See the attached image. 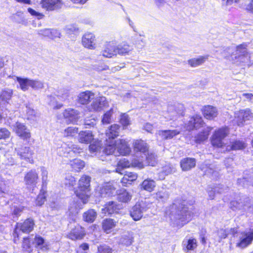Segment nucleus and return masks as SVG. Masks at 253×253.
<instances>
[{
	"label": "nucleus",
	"mask_w": 253,
	"mask_h": 253,
	"mask_svg": "<svg viewBox=\"0 0 253 253\" xmlns=\"http://www.w3.org/2000/svg\"><path fill=\"white\" fill-rule=\"evenodd\" d=\"M91 180L90 176L82 175L78 180L77 187L74 189L75 195L83 204H86L90 197Z\"/></svg>",
	"instance_id": "obj_1"
},
{
	"label": "nucleus",
	"mask_w": 253,
	"mask_h": 253,
	"mask_svg": "<svg viewBox=\"0 0 253 253\" xmlns=\"http://www.w3.org/2000/svg\"><path fill=\"white\" fill-rule=\"evenodd\" d=\"M228 127H219L214 130L212 134L210 142L214 148H226L227 143L225 142V138L229 135Z\"/></svg>",
	"instance_id": "obj_2"
},
{
	"label": "nucleus",
	"mask_w": 253,
	"mask_h": 253,
	"mask_svg": "<svg viewBox=\"0 0 253 253\" xmlns=\"http://www.w3.org/2000/svg\"><path fill=\"white\" fill-rule=\"evenodd\" d=\"M28 144L29 145L23 144L15 148V152L21 160H24L30 164H33L35 155L34 147L31 145V142Z\"/></svg>",
	"instance_id": "obj_3"
},
{
	"label": "nucleus",
	"mask_w": 253,
	"mask_h": 253,
	"mask_svg": "<svg viewBox=\"0 0 253 253\" xmlns=\"http://www.w3.org/2000/svg\"><path fill=\"white\" fill-rule=\"evenodd\" d=\"M35 226V221L32 218H27L21 222L16 223L14 230V233L16 235L14 238L16 237L17 240H19V236L17 233V230L23 233L29 234L34 230ZM15 240V239H14ZM14 242H15V241Z\"/></svg>",
	"instance_id": "obj_4"
},
{
	"label": "nucleus",
	"mask_w": 253,
	"mask_h": 253,
	"mask_svg": "<svg viewBox=\"0 0 253 253\" xmlns=\"http://www.w3.org/2000/svg\"><path fill=\"white\" fill-rule=\"evenodd\" d=\"M253 118V114L249 109H242L236 111L234 113V119L233 120L234 125L238 126L246 125V122Z\"/></svg>",
	"instance_id": "obj_5"
},
{
	"label": "nucleus",
	"mask_w": 253,
	"mask_h": 253,
	"mask_svg": "<svg viewBox=\"0 0 253 253\" xmlns=\"http://www.w3.org/2000/svg\"><path fill=\"white\" fill-rule=\"evenodd\" d=\"M39 172L35 169H32L25 174L24 181L28 188L34 190L39 182Z\"/></svg>",
	"instance_id": "obj_6"
},
{
	"label": "nucleus",
	"mask_w": 253,
	"mask_h": 253,
	"mask_svg": "<svg viewBox=\"0 0 253 253\" xmlns=\"http://www.w3.org/2000/svg\"><path fill=\"white\" fill-rule=\"evenodd\" d=\"M253 242V231H242L239 233V237L236 243V247L244 249L249 246Z\"/></svg>",
	"instance_id": "obj_7"
},
{
	"label": "nucleus",
	"mask_w": 253,
	"mask_h": 253,
	"mask_svg": "<svg viewBox=\"0 0 253 253\" xmlns=\"http://www.w3.org/2000/svg\"><path fill=\"white\" fill-rule=\"evenodd\" d=\"M40 4L42 8L47 11H58L63 7V0H41Z\"/></svg>",
	"instance_id": "obj_8"
},
{
	"label": "nucleus",
	"mask_w": 253,
	"mask_h": 253,
	"mask_svg": "<svg viewBox=\"0 0 253 253\" xmlns=\"http://www.w3.org/2000/svg\"><path fill=\"white\" fill-rule=\"evenodd\" d=\"M86 235L84 228L81 224L77 223L67 234L66 237L72 241L83 240Z\"/></svg>",
	"instance_id": "obj_9"
},
{
	"label": "nucleus",
	"mask_w": 253,
	"mask_h": 253,
	"mask_svg": "<svg viewBox=\"0 0 253 253\" xmlns=\"http://www.w3.org/2000/svg\"><path fill=\"white\" fill-rule=\"evenodd\" d=\"M148 209L146 203H137L133 206L129 212L130 216L134 221H138L143 216V211Z\"/></svg>",
	"instance_id": "obj_10"
},
{
	"label": "nucleus",
	"mask_w": 253,
	"mask_h": 253,
	"mask_svg": "<svg viewBox=\"0 0 253 253\" xmlns=\"http://www.w3.org/2000/svg\"><path fill=\"white\" fill-rule=\"evenodd\" d=\"M178 216L176 220L182 225L187 224L191 220L193 213L189 210L188 208L185 205H182L181 210L177 212Z\"/></svg>",
	"instance_id": "obj_11"
},
{
	"label": "nucleus",
	"mask_w": 253,
	"mask_h": 253,
	"mask_svg": "<svg viewBox=\"0 0 253 253\" xmlns=\"http://www.w3.org/2000/svg\"><path fill=\"white\" fill-rule=\"evenodd\" d=\"M109 106V103L104 96H99L95 98L91 103L90 108V111L100 112Z\"/></svg>",
	"instance_id": "obj_12"
},
{
	"label": "nucleus",
	"mask_w": 253,
	"mask_h": 253,
	"mask_svg": "<svg viewBox=\"0 0 253 253\" xmlns=\"http://www.w3.org/2000/svg\"><path fill=\"white\" fill-rule=\"evenodd\" d=\"M63 116L67 124H74L79 118V112L74 109L68 108L63 112Z\"/></svg>",
	"instance_id": "obj_13"
},
{
	"label": "nucleus",
	"mask_w": 253,
	"mask_h": 253,
	"mask_svg": "<svg viewBox=\"0 0 253 253\" xmlns=\"http://www.w3.org/2000/svg\"><path fill=\"white\" fill-rule=\"evenodd\" d=\"M117 149L118 153L122 156L129 155L131 152V148L125 139H120L117 141Z\"/></svg>",
	"instance_id": "obj_14"
},
{
	"label": "nucleus",
	"mask_w": 253,
	"mask_h": 253,
	"mask_svg": "<svg viewBox=\"0 0 253 253\" xmlns=\"http://www.w3.org/2000/svg\"><path fill=\"white\" fill-rule=\"evenodd\" d=\"M117 222L114 219L106 218L101 222V227L104 233L110 234L113 232L117 226Z\"/></svg>",
	"instance_id": "obj_15"
},
{
	"label": "nucleus",
	"mask_w": 253,
	"mask_h": 253,
	"mask_svg": "<svg viewBox=\"0 0 253 253\" xmlns=\"http://www.w3.org/2000/svg\"><path fill=\"white\" fill-rule=\"evenodd\" d=\"M132 147L133 150L136 152L145 154L149 151V145L145 141L141 139L134 140Z\"/></svg>",
	"instance_id": "obj_16"
},
{
	"label": "nucleus",
	"mask_w": 253,
	"mask_h": 253,
	"mask_svg": "<svg viewBox=\"0 0 253 253\" xmlns=\"http://www.w3.org/2000/svg\"><path fill=\"white\" fill-rule=\"evenodd\" d=\"M139 167L140 168H143V166L141 163H131L128 160L124 158L120 159L117 163L116 171H119L124 169L129 168L130 167Z\"/></svg>",
	"instance_id": "obj_17"
},
{
	"label": "nucleus",
	"mask_w": 253,
	"mask_h": 253,
	"mask_svg": "<svg viewBox=\"0 0 253 253\" xmlns=\"http://www.w3.org/2000/svg\"><path fill=\"white\" fill-rule=\"evenodd\" d=\"M196 159L194 158H185L180 162V167L183 171H188L196 166Z\"/></svg>",
	"instance_id": "obj_18"
},
{
	"label": "nucleus",
	"mask_w": 253,
	"mask_h": 253,
	"mask_svg": "<svg viewBox=\"0 0 253 253\" xmlns=\"http://www.w3.org/2000/svg\"><path fill=\"white\" fill-rule=\"evenodd\" d=\"M94 94L91 91L87 90L81 92L78 96V101L79 103L85 105L88 104L93 99Z\"/></svg>",
	"instance_id": "obj_19"
},
{
	"label": "nucleus",
	"mask_w": 253,
	"mask_h": 253,
	"mask_svg": "<svg viewBox=\"0 0 253 253\" xmlns=\"http://www.w3.org/2000/svg\"><path fill=\"white\" fill-rule=\"evenodd\" d=\"M15 131L17 136L23 140H27L28 143L34 142V139L30 141L31 133L26 127H16Z\"/></svg>",
	"instance_id": "obj_20"
},
{
	"label": "nucleus",
	"mask_w": 253,
	"mask_h": 253,
	"mask_svg": "<svg viewBox=\"0 0 253 253\" xmlns=\"http://www.w3.org/2000/svg\"><path fill=\"white\" fill-rule=\"evenodd\" d=\"M117 149V141L113 139H106L103 152L106 155L113 154Z\"/></svg>",
	"instance_id": "obj_21"
},
{
	"label": "nucleus",
	"mask_w": 253,
	"mask_h": 253,
	"mask_svg": "<svg viewBox=\"0 0 253 253\" xmlns=\"http://www.w3.org/2000/svg\"><path fill=\"white\" fill-rule=\"evenodd\" d=\"M33 244L34 242L30 236L23 237L21 244L22 252L26 253H32L33 251Z\"/></svg>",
	"instance_id": "obj_22"
},
{
	"label": "nucleus",
	"mask_w": 253,
	"mask_h": 253,
	"mask_svg": "<svg viewBox=\"0 0 253 253\" xmlns=\"http://www.w3.org/2000/svg\"><path fill=\"white\" fill-rule=\"evenodd\" d=\"M202 112L204 117L209 120L214 118L218 115L217 109L211 105L204 106L202 109Z\"/></svg>",
	"instance_id": "obj_23"
},
{
	"label": "nucleus",
	"mask_w": 253,
	"mask_h": 253,
	"mask_svg": "<svg viewBox=\"0 0 253 253\" xmlns=\"http://www.w3.org/2000/svg\"><path fill=\"white\" fill-rule=\"evenodd\" d=\"M82 42L85 47L92 49L95 47V37L90 33L84 34L82 38Z\"/></svg>",
	"instance_id": "obj_24"
},
{
	"label": "nucleus",
	"mask_w": 253,
	"mask_h": 253,
	"mask_svg": "<svg viewBox=\"0 0 253 253\" xmlns=\"http://www.w3.org/2000/svg\"><path fill=\"white\" fill-rule=\"evenodd\" d=\"M156 187V182L151 178L144 179L140 184L141 190H145L148 192L153 191Z\"/></svg>",
	"instance_id": "obj_25"
},
{
	"label": "nucleus",
	"mask_w": 253,
	"mask_h": 253,
	"mask_svg": "<svg viewBox=\"0 0 253 253\" xmlns=\"http://www.w3.org/2000/svg\"><path fill=\"white\" fill-rule=\"evenodd\" d=\"M247 144L245 141L240 140H235L231 143L230 145H227L226 150L230 151L232 150H242L246 148Z\"/></svg>",
	"instance_id": "obj_26"
},
{
	"label": "nucleus",
	"mask_w": 253,
	"mask_h": 253,
	"mask_svg": "<svg viewBox=\"0 0 253 253\" xmlns=\"http://www.w3.org/2000/svg\"><path fill=\"white\" fill-rule=\"evenodd\" d=\"M71 170L74 172H79L85 166L84 162L78 159H74L70 162Z\"/></svg>",
	"instance_id": "obj_27"
},
{
	"label": "nucleus",
	"mask_w": 253,
	"mask_h": 253,
	"mask_svg": "<svg viewBox=\"0 0 253 253\" xmlns=\"http://www.w3.org/2000/svg\"><path fill=\"white\" fill-rule=\"evenodd\" d=\"M138 175L136 173L130 171H126L124 175L121 179V182L125 186L127 184H131V183L135 181L137 178Z\"/></svg>",
	"instance_id": "obj_28"
},
{
	"label": "nucleus",
	"mask_w": 253,
	"mask_h": 253,
	"mask_svg": "<svg viewBox=\"0 0 253 253\" xmlns=\"http://www.w3.org/2000/svg\"><path fill=\"white\" fill-rule=\"evenodd\" d=\"M117 210V205L116 203L114 201H110L104 205V208L102 209V211L104 214L109 215L116 212Z\"/></svg>",
	"instance_id": "obj_29"
},
{
	"label": "nucleus",
	"mask_w": 253,
	"mask_h": 253,
	"mask_svg": "<svg viewBox=\"0 0 253 253\" xmlns=\"http://www.w3.org/2000/svg\"><path fill=\"white\" fill-rule=\"evenodd\" d=\"M97 217V213L93 209H89L84 212L83 215V220L88 223H93Z\"/></svg>",
	"instance_id": "obj_30"
},
{
	"label": "nucleus",
	"mask_w": 253,
	"mask_h": 253,
	"mask_svg": "<svg viewBox=\"0 0 253 253\" xmlns=\"http://www.w3.org/2000/svg\"><path fill=\"white\" fill-rule=\"evenodd\" d=\"M198 246V242L195 238H190L183 244V249L186 252L195 250Z\"/></svg>",
	"instance_id": "obj_31"
},
{
	"label": "nucleus",
	"mask_w": 253,
	"mask_h": 253,
	"mask_svg": "<svg viewBox=\"0 0 253 253\" xmlns=\"http://www.w3.org/2000/svg\"><path fill=\"white\" fill-rule=\"evenodd\" d=\"M93 139L92 133L86 131H82L79 133V141L80 143L88 144Z\"/></svg>",
	"instance_id": "obj_32"
},
{
	"label": "nucleus",
	"mask_w": 253,
	"mask_h": 253,
	"mask_svg": "<svg viewBox=\"0 0 253 253\" xmlns=\"http://www.w3.org/2000/svg\"><path fill=\"white\" fill-rule=\"evenodd\" d=\"M209 58V55L201 56L188 60V64L192 67H196L203 64Z\"/></svg>",
	"instance_id": "obj_33"
},
{
	"label": "nucleus",
	"mask_w": 253,
	"mask_h": 253,
	"mask_svg": "<svg viewBox=\"0 0 253 253\" xmlns=\"http://www.w3.org/2000/svg\"><path fill=\"white\" fill-rule=\"evenodd\" d=\"M132 49V47L126 43H122L118 45L115 50H116V54L125 55L128 54Z\"/></svg>",
	"instance_id": "obj_34"
},
{
	"label": "nucleus",
	"mask_w": 253,
	"mask_h": 253,
	"mask_svg": "<svg viewBox=\"0 0 253 253\" xmlns=\"http://www.w3.org/2000/svg\"><path fill=\"white\" fill-rule=\"evenodd\" d=\"M203 124L202 117L199 115H195L189 118L187 126H201Z\"/></svg>",
	"instance_id": "obj_35"
},
{
	"label": "nucleus",
	"mask_w": 253,
	"mask_h": 253,
	"mask_svg": "<svg viewBox=\"0 0 253 253\" xmlns=\"http://www.w3.org/2000/svg\"><path fill=\"white\" fill-rule=\"evenodd\" d=\"M46 194L47 192L45 190L42 188L40 190L35 200V204L37 206L41 207L44 204L46 201Z\"/></svg>",
	"instance_id": "obj_36"
},
{
	"label": "nucleus",
	"mask_w": 253,
	"mask_h": 253,
	"mask_svg": "<svg viewBox=\"0 0 253 253\" xmlns=\"http://www.w3.org/2000/svg\"><path fill=\"white\" fill-rule=\"evenodd\" d=\"M134 241V238L131 234L128 233L127 235L121 237L119 244L123 246L128 247L131 246Z\"/></svg>",
	"instance_id": "obj_37"
},
{
	"label": "nucleus",
	"mask_w": 253,
	"mask_h": 253,
	"mask_svg": "<svg viewBox=\"0 0 253 253\" xmlns=\"http://www.w3.org/2000/svg\"><path fill=\"white\" fill-rule=\"evenodd\" d=\"M132 195L126 190H120L118 194V200L122 203H127L130 201Z\"/></svg>",
	"instance_id": "obj_38"
},
{
	"label": "nucleus",
	"mask_w": 253,
	"mask_h": 253,
	"mask_svg": "<svg viewBox=\"0 0 253 253\" xmlns=\"http://www.w3.org/2000/svg\"><path fill=\"white\" fill-rule=\"evenodd\" d=\"M116 47L110 43L106 46L105 49L102 51V55L105 57L110 58L116 55Z\"/></svg>",
	"instance_id": "obj_39"
},
{
	"label": "nucleus",
	"mask_w": 253,
	"mask_h": 253,
	"mask_svg": "<svg viewBox=\"0 0 253 253\" xmlns=\"http://www.w3.org/2000/svg\"><path fill=\"white\" fill-rule=\"evenodd\" d=\"M16 80L19 84L20 88L24 91L27 90L29 86H30L31 80L29 79L17 77Z\"/></svg>",
	"instance_id": "obj_40"
},
{
	"label": "nucleus",
	"mask_w": 253,
	"mask_h": 253,
	"mask_svg": "<svg viewBox=\"0 0 253 253\" xmlns=\"http://www.w3.org/2000/svg\"><path fill=\"white\" fill-rule=\"evenodd\" d=\"M34 243L35 244V247L36 248H40L41 249H42L43 248L47 249L48 246L46 245L43 246L44 244V239L43 237L39 235H36L34 238Z\"/></svg>",
	"instance_id": "obj_41"
},
{
	"label": "nucleus",
	"mask_w": 253,
	"mask_h": 253,
	"mask_svg": "<svg viewBox=\"0 0 253 253\" xmlns=\"http://www.w3.org/2000/svg\"><path fill=\"white\" fill-rule=\"evenodd\" d=\"M119 127H108V129L106 132V134L107 137L106 139H113L117 137L119 135Z\"/></svg>",
	"instance_id": "obj_42"
},
{
	"label": "nucleus",
	"mask_w": 253,
	"mask_h": 253,
	"mask_svg": "<svg viewBox=\"0 0 253 253\" xmlns=\"http://www.w3.org/2000/svg\"><path fill=\"white\" fill-rule=\"evenodd\" d=\"M113 113V109L111 108L103 115L101 120L103 125H107L111 123Z\"/></svg>",
	"instance_id": "obj_43"
},
{
	"label": "nucleus",
	"mask_w": 253,
	"mask_h": 253,
	"mask_svg": "<svg viewBox=\"0 0 253 253\" xmlns=\"http://www.w3.org/2000/svg\"><path fill=\"white\" fill-rule=\"evenodd\" d=\"M115 192L116 188L111 185L105 186L101 189V194L108 197L113 196Z\"/></svg>",
	"instance_id": "obj_44"
},
{
	"label": "nucleus",
	"mask_w": 253,
	"mask_h": 253,
	"mask_svg": "<svg viewBox=\"0 0 253 253\" xmlns=\"http://www.w3.org/2000/svg\"><path fill=\"white\" fill-rule=\"evenodd\" d=\"M76 179L74 176L67 174L65 178L64 185L68 188L73 187L76 185Z\"/></svg>",
	"instance_id": "obj_45"
},
{
	"label": "nucleus",
	"mask_w": 253,
	"mask_h": 253,
	"mask_svg": "<svg viewBox=\"0 0 253 253\" xmlns=\"http://www.w3.org/2000/svg\"><path fill=\"white\" fill-rule=\"evenodd\" d=\"M13 91L11 89L3 90L0 93V100L8 102L12 95Z\"/></svg>",
	"instance_id": "obj_46"
},
{
	"label": "nucleus",
	"mask_w": 253,
	"mask_h": 253,
	"mask_svg": "<svg viewBox=\"0 0 253 253\" xmlns=\"http://www.w3.org/2000/svg\"><path fill=\"white\" fill-rule=\"evenodd\" d=\"M119 122L124 126H127L131 125L130 118L126 113H122L120 115Z\"/></svg>",
	"instance_id": "obj_47"
},
{
	"label": "nucleus",
	"mask_w": 253,
	"mask_h": 253,
	"mask_svg": "<svg viewBox=\"0 0 253 253\" xmlns=\"http://www.w3.org/2000/svg\"><path fill=\"white\" fill-rule=\"evenodd\" d=\"M101 148V141L95 140L90 143L89 145V150L90 152H96L99 151Z\"/></svg>",
	"instance_id": "obj_48"
},
{
	"label": "nucleus",
	"mask_w": 253,
	"mask_h": 253,
	"mask_svg": "<svg viewBox=\"0 0 253 253\" xmlns=\"http://www.w3.org/2000/svg\"><path fill=\"white\" fill-rule=\"evenodd\" d=\"M209 132L206 131L199 133L196 136L195 141L197 143H201L207 140L208 138Z\"/></svg>",
	"instance_id": "obj_49"
},
{
	"label": "nucleus",
	"mask_w": 253,
	"mask_h": 253,
	"mask_svg": "<svg viewBox=\"0 0 253 253\" xmlns=\"http://www.w3.org/2000/svg\"><path fill=\"white\" fill-rule=\"evenodd\" d=\"M113 250L110 246L103 244L97 247V253H113Z\"/></svg>",
	"instance_id": "obj_50"
},
{
	"label": "nucleus",
	"mask_w": 253,
	"mask_h": 253,
	"mask_svg": "<svg viewBox=\"0 0 253 253\" xmlns=\"http://www.w3.org/2000/svg\"><path fill=\"white\" fill-rule=\"evenodd\" d=\"M70 92L68 89L62 88L57 91V96L60 97L62 100H65L69 96Z\"/></svg>",
	"instance_id": "obj_51"
},
{
	"label": "nucleus",
	"mask_w": 253,
	"mask_h": 253,
	"mask_svg": "<svg viewBox=\"0 0 253 253\" xmlns=\"http://www.w3.org/2000/svg\"><path fill=\"white\" fill-rule=\"evenodd\" d=\"M162 134L165 139H170L179 134V131L175 130H166L163 131Z\"/></svg>",
	"instance_id": "obj_52"
},
{
	"label": "nucleus",
	"mask_w": 253,
	"mask_h": 253,
	"mask_svg": "<svg viewBox=\"0 0 253 253\" xmlns=\"http://www.w3.org/2000/svg\"><path fill=\"white\" fill-rule=\"evenodd\" d=\"M247 54V49L245 45L240 44L236 47V55L245 56Z\"/></svg>",
	"instance_id": "obj_53"
},
{
	"label": "nucleus",
	"mask_w": 253,
	"mask_h": 253,
	"mask_svg": "<svg viewBox=\"0 0 253 253\" xmlns=\"http://www.w3.org/2000/svg\"><path fill=\"white\" fill-rule=\"evenodd\" d=\"M30 86L34 89H39L43 88L44 85L43 83L41 81L31 80Z\"/></svg>",
	"instance_id": "obj_54"
},
{
	"label": "nucleus",
	"mask_w": 253,
	"mask_h": 253,
	"mask_svg": "<svg viewBox=\"0 0 253 253\" xmlns=\"http://www.w3.org/2000/svg\"><path fill=\"white\" fill-rule=\"evenodd\" d=\"M26 109L28 119H32L36 116V111L30 105H26Z\"/></svg>",
	"instance_id": "obj_55"
},
{
	"label": "nucleus",
	"mask_w": 253,
	"mask_h": 253,
	"mask_svg": "<svg viewBox=\"0 0 253 253\" xmlns=\"http://www.w3.org/2000/svg\"><path fill=\"white\" fill-rule=\"evenodd\" d=\"M24 209V206H14L12 211V215L16 217L20 216L21 213L22 212Z\"/></svg>",
	"instance_id": "obj_56"
},
{
	"label": "nucleus",
	"mask_w": 253,
	"mask_h": 253,
	"mask_svg": "<svg viewBox=\"0 0 253 253\" xmlns=\"http://www.w3.org/2000/svg\"><path fill=\"white\" fill-rule=\"evenodd\" d=\"M13 18L14 20L18 23H21L24 21L23 17V13L21 12H17L16 13L13 15Z\"/></svg>",
	"instance_id": "obj_57"
},
{
	"label": "nucleus",
	"mask_w": 253,
	"mask_h": 253,
	"mask_svg": "<svg viewBox=\"0 0 253 253\" xmlns=\"http://www.w3.org/2000/svg\"><path fill=\"white\" fill-rule=\"evenodd\" d=\"M10 132L5 128H0V139H5L9 137Z\"/></svg>",
	"instance_id": "obj_58"
},
{
	"label": "nucleus",
	"mask_w": 253,
	"mask_h": 253,
	"mask_svg": "<svg viewBox=\"0 0 253 253\" xmlns=\"http://www.w3.org/2000/svg\"><path fill=\"white\" fill-rule=\"evenodd\" d=\"M28 11L33 16H35L37 17H38L39 18H42L43 17V15L40 13L39 12H37L34 10L33 9L31 8H28Z\"/></svg>",
	"instance_id": "obj_59"
},
{
	"label": "nucleus",
	"mask_w": 253,
	"mask_h": 253,
	"mask_svg": "<svg viewBox=\"0 0 253 253\" xmlns=\"http://www.w3.org/2000/svg\"><path fill=\"white\" fill-rule=\"evenodd\" d=\"M50 37L51 39H55L56 38H60V32L55 29H51Z\"/></svg>",
	"instance_id": "obj_60"
},
{
	"label": "nucleus",
	"mask_w": 253,
	"mask_h": 253,
	"mask_svg": "<svg viewBox=\"0 0 253 253\" xmlns=\"http://www.w3.org/2000/svg\"><path fill=\"white\" fill-rule=\"evenodd\" d=\"M246 9L248 12L253 13V0H251V1L247 5Z\"/></svg>",
	"instance_id": "obj_61"
},
{
	"label": "nucleus",
	"mask_w": 253,
	"mask_h": 253,
	"mask_svg": "<svg viewBox=\"0 0 253 253\" xmlns=\"http://www.w3.org/2000/svg\"><path fill=\"white\" fill-rule=\"evenodd\" d=\"M51 29H43L40 32V34L44 36H47L50 38Z\"/></svg>",
	"instance_id": "obj_62"
},
{
	"label": "nucleus",
	"mask_w": 253,
	"mask_h": 253,
	"mask_svg": "<svg viewBox=\"0 0 253 253\" xmlns=\"http://www.w3.org/2000/svg\"><path fill=\"white\" fill-rule=\"evenodd\" d=\"M79 248L82 250L85 251L89 250V246L88 243H84L79 246Z\"/></svg>",
	"instance_id": "obj_63"
},
{
	"label": "nucleus",
	"mask_w": 253,
	"mask_h": 253,
	"mask_svg": "<svg viewBox=\"0 0 253 253\" xmlns=\"http://www.w3.org/2000/svg\"><path fill=\"white\" fill-rule=\"evenodd\" d=\"M229 231H230V234L233 237H234L235 235L238 233L237 229L235 228H230Z\"/></svg>",
	"instance_id": "obj_64"
}]
</instances>
